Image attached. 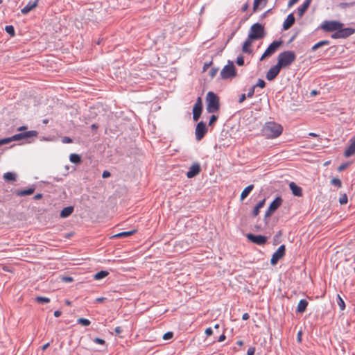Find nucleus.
I'll return each mask as SVG.
<instances>
[{"instance_id": "nucleus-20", "label": "nucleus", "mask_w": 355, "mask_h": 355, "mask_svg": "<svg viewBox=\"0 0 355 355\" xmlns=\"http://www.w3.org/2000/svg\"><path fill=\"white\" fill-rule=\"evenodd\" d=\"M202 103L200 97H198L196 103L193 107V113L202 114Z\"/></svg>"}, {"instance_id": "nucleus-21", "label": "nucleus", "mask_w": 355, "mask_h": 355, "mask_svg": "<svg viewBox=\"0 0 355 355\" xmlns=\"http://www.w3.org/2000/svg\"><path fill=\"white\" fill-rule=\"evenodd\" d=\"M37 6L36 2L34 1H29L26 6H24L21 12L22 14L26 15L31 10H33L34 8H35Z\"/></svg>"}, {"instance_id": "nucleus-57", "label": "nucleus", "mask_w": 355, "mask_h": 355, "mask_svg": "<svg viewBox=\"0 0 355 355\" xmlns=\"http://www.w3.org/2000/svg\"><path fill=\"white\" fill-rule=\"evenodd\" d=\"M299 0H289L288 1V7H291L293 5L296 3Z\"/></svg>"}, {"instance_id": "nucleus-40", "label": "nucleus", "mask_w": 355, "mask_h": 355, "mask_svg": "<svg viewBox=\"0 0 355 355\" xmlns=\"http://www.w3.org/2000/svg\"><path fill=\"white\" fill-rule=\"evenodd\" d=\"M218 71V68L213 67L210 69L209 74L210 77L213 78L217 74Z\"/></svg>"}, {"instance_id": "nucleus-9", "label": "nucleus", "mask_w": 355, "mask_h": 355, "mask_svg": "<svg viewBox=\"0 0 355 355\" xmlns=\"http://www.w3.org/2000/svg\"><path fill=\"white\" fill-rule=\"evenodd\" d=\"M283 200L281 196L276 197L274 200L270 204L268 209L266 210L264 217L265 218H268L272 215L277 209L282 205Z\"/></svg>"}, {"instance_id": "nucleus-48", "label": "nucleus", "mask_w": 355, "mask_h": 355, "mask_svg": "<svg viewBox=\"0 0 355 355\" xmlns=\"http://www.w3.org/2000/svg\"><path fill=\"white\" fill-rule=\"evenodd\" d=\"M173 334L172 332H167V333L164 334L163 339L164 340L170 339V338H171L173 337Z\"/></svg>"}, {"instance_id": "nucleus-24", "label": "nucleus", "mask_w": 355, "mask_h": 355, "mask_svg": "<svg viewBox=\"0 0 355 355\" xmlns=\"http://www.w3.org/2000/svg\"><path fill=\"white\" fill-rule=\"evenodd\" d=\"M265 202H266V199L264 198L262 200L259 201L256 205V206L254 207L253 211L252 212V215L253 216H257L259 214V210L264 206Z\"/></svg>"}, {"instance_id": "nucleus-6", "label": "nucleus", "mask_w": 355, "mask_h": 355, "mask_svg": "<svg viewBox=\"0 0 355 355\" xmlns=\"http://www.w3.org/2000/svg\"><path fill=\"white\" fill-rule=\"evenodd\" d=\"M355 33V29L353 28H343L341 26L337 30L336 32L331 34L332 39L347 38Z\"/></svg>"}, {"instance_id": "nucleus-10", "label": "nucleus", "mask_w": 355, "mask_h": 355, "mask_svg": "<svg viewBox=\"0 0 355 355\" xmlns=\"http://www.w3.org/2000/svg\"><path fill=\"white\" fill-rule=\"evenodd\" d=\"M286 253V247L284 245H280L278 249L273 253L270 259V263L275 266L282 259Z\"/></svg>"}, {"instance_id": "nucleus-11", "label": "nucleus", "mask_w": 355, "mask_h": 355, "mask_svg": "<svg viewBox=\"0 0 355 355\" xmlns=\"http://www.w3.org/2000/svg\"><path fill=\"white\" fill-rule=\"evenodd\" d=\"M207 132L206 124L203 121H200L196 127V139L197 141H200Z\"/></svg>"}, {"instance_id": "nucleus-50", "label": "nucleus", "mask_w": 355, "mask_h": 355, "mask_svg": "<svg viewBox=\"0 0 355 355\" xmlns=\"http://www.w3.org/2000/svg\"><path fill=\"white\" fill-rule=\"evenodd\" d=\"M62 141L64 144H69V143H71L73 141H72V139H71L69 137H64L62 139Z\"/></svg>"}, {"instance_id": "nucleus-17", "label": "nucleus", "mask_w": 355, "mask_h": 355, "mask_svg": "<svg viewBox=\"0 0 355 355\" xmlns=\"http://www.w3.org/2000/svg\"><path fill=\"white\" fill-rule=\"evenodd\" d=\"M289 187L292 191V193L295 196H297V197L302 196V189L300 187L297 186L295 182H291L289 184Z\"/></svg>"}, {"instance_id": "nucleus-22", "label": "nucleus", "mask_w": 355, "mask_h": 355, "mask_svg": "<svg viewBox=\"0 0 355 355\" xmlns=\"http://www.w3.org/2000/svg\"><path fill=\"white\" fill-rule=\"evenodd\" d=\"M253 189H254V184H250L247 187H245L241 192V194L240 196L241 200H243L245 198H246L248 196V195L250 193V192L253 190Z\"/></svg>"}, {"instance_id": "nucleus-33", "label": "nucleus", "mask_w": 355, "mask_h": 355, "mask_svg": "<svg viewBox=\"0 0 355 355\" xmlns=\"http://www.w3.org/2000/svg\"><path fill=\"white\" fill-rule=\"evenodd\" d=\"M5 31L8 34H9L10 36L13 37L15 36V28L12 25H8L5 27Z\"/></svg>"}, {"instance_id": "nucleus-37", "label": "nucleus", "mask_w": 355, "mask_h": 355, "mask_svg": "<svg viewBox=\"0 0 355 355\" xmlns=\"http://www.w3.org/2000/svg\"><path fill=\"white\" fill-rule=\"evenodd\" d=\"M8 139H10L11 141H19V140H21V139H24L23 134H22V132L18 133V134H15V135L12 136L11 137H8Z\"/></svg>"}, {"instance_id": "nucleus-49", "label": "nucleus", "mask_w": 355, "mask_h": 355, "mask_svg": "<svg viewBox=\"0 0 355 355\" xmlns=\"http://www.w3.org/2000/svg\"><path fill=\"white\" fill-rule=\"evenodd\" d=\"M94 342L99 345H104L105 343V341L103 339L99 338H95L94 339Z\"/></svg>"}, {"instance_id": "nucleus-46", "label": "nucleus", "mask_w": 355, "mask_h": 355, "mask_svg": "<svg viewBox=\"0 0 355 355\" xmlns=\"http://www.w3.org/2000/svg\"><path fill=\"white\" fill-rule=\"evenodd\" d=\"M11 142V139L8 138H3L0 139V146L2 145L8 144Z\"/></svg>"}, {"instance_id": "nucleus-42", "label": "nucleus", "mask_w": 355, "mask_h": 355, "mask_svg": "<svg viewBox=\"0 0 355 355\" xmlns=\"http://www.w3.org/2000/svg\"><path fill=\"white\" fill-rule=\"evenodd\" d=\"M236 62L239 66H243L244 64L243 56V55L238 56L236 58Z\"/></svg>"}, {"instance_id": "nucleus-36", "label": "nucleus", "mask_w": 355, "mask_h": 355, "mask_svg": "<svg viewBox=\"0 0 355 355\" xmlns=\"http://www.w3.org/2000/svg\"><path fill=\"white\" fill-rule=\"evenodd\" d=\"M331 184L334 186L340 188L342 187V182L340 179L338 178H333L331 181Z\"/></svg>"}, {"instance_id": "nucleus-28", "label": "nucleus", "mask_w": 355, "mask_h": 355, "mask_svg": "<svg viewBox=\"0 0 355 355\" xmlns=\"http://www.w3.org/2000/svg\"><path fill=\"white\" fill-rule=\"evenodd\" d=\"M135 232H136V230H132L128 231V232H120L119 234H116L112 236V238H123V237H127V236L132 235Z\"/></svg>"}, {"instance_id": "nucleus-62", "label": "nucleus", "mask_w": 355, "mask_h": 355, "mask_svg": "<svg viewBox=\"0 0 355 355\" xmlns=\"http://www.w3.org/2000/svg\"><path fill=\"white\" fill-rule=\"evenodd\" d=\"M248 7H249V5L248 4V3H245L243 6V7H242V11H243V12L246 11V10H248Z\"/></svg>"}, {"instance_id": "nucleus-3", "label": "nucleus", "mask_w": 355, "mask_h": 355, "mask_svg": "<svg viewBox=\"0 0 355 355\" xmlns=\"http://www.w3.org/2000/svg\"><path fill=\"white\" fill-rule=\"evenodd\" d=\"M295 59L296 55L294 51H285L279 54L277 64L282 68L287 67L291 65Z\"/></svg>"}, {"instance_id": "nucleus-34", "label": "nucleus", "mask_w": 355, "mask_h": 355, "mask_svg": "<svg viewBox=\"0 0 355 355\" xmlns=\"http://www.w3.org/2000/svg\"><path fill=\"white\" fill-rule=\"evenodd\" d=\"M35 301L39 303L45 304L49 303L50 302V299L46 297L38 296L35 298Z\"/></svg>"}, {"instance_id": "nucleus-45", "label": "nucleus", "mask_w": 355, "mask_h": 355, "mask_svg": "<svg viewBox=\"0 0 355 355\" xmlns=\"http://www.w3.org/2000/svg\"><path fill=\"white\" fill-rule=\"evenodd\" d=\"M339 202L340 205H345L347 202V196L346 194H344L342 197H340Z\"/></svg>"}, {"instance_id": "nucleus-4", "label": "nucleus", "mask_w": 355, "mask_h": 355, "mask_svg": "<svg viewBox=\"0 0 355 355\" xmlns=\"http://www.w3.org/2000/svg\"><path fill=\"white\" fill-rule=\"evenodd\" d=\"M220 76L223 80L232 79L236 76V68L232 61H227V64L222 69Z\"/></svg>"}, {"instance_id": "nucleus-25", "label": "nucleus", "mask_w": 355, "mask_h": 355, "mask_svg": "<svg viewBox=\"0 0 355 355\" xmlns=\"http://www.w3.org/2000/svg\"><path fill=\"white\" fill-rule=\"evenodd\" d=\"M73 211V207L69 206L67 207H64L60 214V216L61 218H66L70 216Z\"/></svg>"}, {"instance_id": "nucleus-64", "label": "nucleus", "mask_w": 355, "mask_h": 355, "mask_svg": "<svg viewBox=\"0 0 355 355\" xmlns=\"http://www.w3.org/2000/svg\"><path fill=\"white\" fill-rule=\"evenodd\" d=\"M211 62H209V63H205L204 66H203V71H205L211 64Z\"/></svg>"}, {"instance_id": "nucleus-1", "label": "nucleus", "mask_w": 355, "mask_h": 355, "mask_svg": "<svg viewBox=\"0 0 355 355\" xmlns=\"http://www.w3.org/2000/svg\"><path fill=\"white\" fill-rule=\"evenodd\" d=\"M283 131V127L275 122L268 121L265 123L261 130V133L266 139H275L278 137Z\"/></svg>"}, {"instance_id": "nucleus-53", "label": "nucleus", "mask_w": 355, "mask_h": 355, "mask_svg": "<svg viewBox=\"0 0 355 355\" xmlns=\"http://www.w3.org/2000/svg\"><path fill=\"white\" fill-rule=\"evenodd\" d=\"M110 175H111V173L108 171H104L102 174V178H107L110 177Z\"/></svg>"}, {"instance_id": "nucleus-19", "label": "nucleus", "mask_w": 355, "mask_h": 355, "mask_svg": "<svg viewBox=\"0 0 355 355\" xmlns=\"http://www.w3.org/2000/svg\"><path fill=\"white\" fill-rule=\"evenodd\" d=\"M311 1L312 0H305L302 5L297 8V15L300 17H301L304 14Z\"/></svg>"}, {"instance_id": "nucleus-16", "label": "nucleus", "mask_w": 355, "mask_h": 355, "mask_svg": "<svg viewBox=\"0 0 355 355\" xmlns=\"http://www.w3.org/2000/svg\"><path fill=\"white\" fill-rule=\"evenodd\" d=\"M295 19L293 13L289 14L283 24V30L289 29L295 23Z\"/></svg>"}, {"instance_id": "nucleus-39", "label": "nucleus", "mask_w": 355, "mask_h": 355, "mask_svg": "<svg viewBox=\"0 0 355 355\" xmlns=\"http://www.w3.org/2000/svg\"><path fill=\"white\" fill-rule=\"evenodd\" d=\"M256 88L257 87H259L260 88H263L266 86V83L263 79L259 78L257 81V83L254 85Z\"/></svg>"}, {"instance_id": "nucleus-51", "label": "nucleus", "mask_w": 355, "mask_h": 355, "mask_svg": "<svg viewBox=\"0 0 355 355\" xmlns=\"http://www.w3.org/2000/svg\"><path fill=\"white\" fill-rule=\"evenodd\" d=\"M348 165H349L348 163L342 164L341 165H340L338 166V171H342L345 170L348 166Z\"/></svg>"}, {"instance_id": "nucleus-14", "label": "nucleus", "mask_w": 355, "mask_h": 355, "mask_svg": "<svg viewBox=\"0 0 355 355\" xmlns=\"http://www.w3.org/2000/svg\"><path fill=\"white\" fill-rule=\"evenodd\" d=\"M201 171L200 165L199 163L193 164L189 168V171L187 173V176L188 178H192L200 173Z\"/></svg>"}, {"instance_id": "nucleus-15", "label": "nucleus", "mask_w": 355, "mask_h": 355, "mask_svg": "<svg viewBox=\"0 0 355 355\" xmlns=\"http://www.w3.org/2000/svg\"><path fill=\"white\" fill-rule=\"evenodd\" d=\"M355 154V137H352L349 140V146L344 152L345 157H349Z\"/></svg>"}, {"instance_id": "nucleus-8", "label": "nucleus", "mask_w": 355, "mask_h": 355, "mask_svg": "<svg viewBox=\"0 0 355 355\" xmlns=\"http://www.w3.org/2000/svg\"><path fill=\"white\" fill-rule=\"evenodd\" d=\"M283 42L282 40H275L273 41L266 49L264 53L262 54L261 57L260 58V60H263L265 58L271 56L273 55L277 50L279 49V47L282 44Z\"/></svg>"}, {"instance_id": "nucleus-23", "label": "nucleus", "mask_w": 355, "mask_h": 355, "mask_svg": "<svg viewBox=\"0 0 355 355\" xmlns=\"http://www.w3.org/2000/svg\"><path fill=\"white\" fill-rule=\"evenodd\" d=\"M308 306V302L306 300H300L297 306V312L298 313H304L306 307Z\"/></svg>"}, {"instance_id": "nucleus-29", "label": "nucleus", "mask_w": 355, "mask_h": 355, "mask_svg": "<svg viewBox=\"0 0 355 355\" xmlns=\"http://www.w3.org/2000/svg\"><path fill=\"white\" fill-rule=\"evenodd\" d=\"M69 160L71 162L78 164L81 162V157L78 154H71L69 157Z\"/></svg>"}, {"instance_id": "nucleus-60", "label": "nucleus", "mask_w": 355, "mask_h": 355, "mask_svg": "<svg viewBox=\"0 0 355 355\" xmlns=\"http://www.w3.org/2000/svg\"><path fill=\"white\" fill-rule=\"evenodd\" d=\"M249 318H250V315H249V314H248V313H244V314H243V315H242V319H243V320H248V319H249Z\"/></svg>"}, {"instance_id": "nucleus-58", "label": "nucleus", "mask_w": 355, "mask_h": 355, "mask_svg": "<svg viewBox=\"0 0 355 355\" xmlns=\"http://www.w3.org/2000/svg\"><path fill=\"white\" fill-rule=\"evenodd\" d=\"M114 331L116 334H119L122 332V328L121 327H116L114 329Z\"/></svg>"}, {"instance_id": "nucleus-2", "label": "nucleus", "mask_w": 355, "mask_h": 355, "mask_svg": "<svg viewBox=\"0 0 355 355\" xmlns=\"http://www.w3.org/2000/svg\"><path fill=\"white\" fill-rule=\"evenodd\" d=\"M207 107L208 113H214L219 110L220 103L218 96L213 92H209L206 96Z\"/></svg>"}, {"instance_id": "nucleus-13", "label": "nucleus", "mask_w": 355, "mask_h": 355, "mask_svg": "<svg viewBox=\"0 0 355 355\" xmlns=\"http://www.w3.org/2000/svg\"><path fill=\"white\" fill-rule=\"evenodd\" d=\"M282 67L277 64L272 67L266 73V78L268 80H273L279 73Z\"/></svg>"}, {"instance_id": "nucleus-47", "label": "nucleus", "mask_w": 355, "mask_h": 355, "mask_svg": "<svg viewBox=\"0 0 355 355\" xmlns=\"http://www.w3.org/2000/svg\"><path fill=\"white\" fill-rule=\"evenodd\" d=\"M261 0H254L253 12H256Z\"/></svg>"}, {"instance_id": "nucleus-12", "label": "nucleus", "mask_w": 355, "mask_h": 355, "mask_svg": "<svg viewBox=\"0 0 355 355\" xmlns=\"http://www.w3.org/2000/svg\"><path fill=\"white\" fill-rule=\"evenodd\" d=\"M247 239L252 243L259 245H263L267 242V238L262 235H254L253 234H247Z\"/></svg>"}, {"instance_id": "nucleus-61", "label": "nucleus", "mask_w": 355, "mask_h": 355, "mask_svg": "<svg viewBox=\"0 0 355 355\" xmlns=\"http://www.w3.org/2000/svg\"><path fill=\"white\" fill-rule=\"evenodd\" d=\"M225 338H226V336H225V334H222L219 336L218 341L223 342L225 340Z\"/></svg>"}, {"instance_id": "nucleus-32", "label": "nucleus", "mask_w": 355, "mask_h": 355, "mask_svg": "<svg viewBox=\"0 0 355 355\" xmlns=\"http://www.w3.org/2000/svg\"><path fill=\"white\" fill-rule=\"evenodd\" d=\"M329 44H330V42L329 40H322V41H320L319 42L316 43L315 44H314L312 46L311 50L312 51H315L318 48H320V47H321L322 46H324V45H329Z\"/></svg>"}, {"instance_id": "nucleus-30", "label": "nucleus", "mask_w": 355, "mask_h": 355, "mask_svg": "<svg viewBox=\"0 0 355 355\" xmlns=\"http://www.w3.org/2000/svg\"><path fill=\"white\" fill-rule=\"evenodd\" d=\"M109 275V272L105 270H101L94 275V279L99 280L106 277Z\"/></svg>"}, {"instance_id": "nucleus-52", "label": "nucleus", "mask_w": 355, "mask_h": 355, "mask_svg": "<svg viewBox=\"0 0 355 355\" xmlns=\"http://www.w3.org/2000/svg\"><path fill=\"white\" fill-rule=\"evenodd\" d=\"M205 334L207 336H211L212 334H213V330L211 327H208L205 329Z\"/></svg>"}, {"instance_id": "nucleus-55", "label": "nucleus", "mask_w": 355, "mask_h": 355, "mask_svg": "<svg viewBox=\"0 0 355 355\" xmlns=\"http://www.w3.org/2000/svg\"><path fill=\"white\" fill-rule=\"evenodd\" d=\"M246 97H247V95H245V94H241L239 97V103H243L245 100Z\"/></svg>"}, {"instance_id": "nucleus-41", "label": "nucleus", "mask_w": 355, "mask_h": 355, "mask_svg": "<svg viewBox=\"0 0 355 355\" xmlns=\"http://www.w3.org/2000/svg\"><path fill=\"white\" fill-rule=\"evenodd\" d=\"M355 6V2H350V3H340V7L341 8H346L347 7H352V6Z\"/></svg>"}, {"instance_id": "nucleus-43", "label": "nucleus", "mask_w": 355, "mask_h": 355, "mask_svg": "<svg viewBox=\"0 0 355 355\" xmlns=\"http://www.w3.org/2000/svg\"><path fill=\"white\" fill-rule=\"evenodd\" d=\"M218 119V116L216 115H211L209 121V125H212Z\"/></svg>"}, {"instance_id": "nucleus-63", "label": "nucleus", "mask_w": 355, "mask_h": 355, "mask_svg": "<svg viewBox=\"0 0 355 355\" xmlns=\"http://www.w3.org/2000/svg\"><path fill=\"white\" fill-rule=\"evenodd\" d=\"M61 314H62V313L60 311H54V313H53L54 316L56 318L60 317L61 315Z\"/></svg>"}, {"instance_id": "nucleus-7", "label": "nucleus", "mask_w": 355, "mask_h": 355, "mask_svg": "<svg viewBox=\"0 0 355 355\" xmlns=\"http://www.w3.org/2000/svg\"><path fill=\"white\" fill-rule=\"evenodd\" d=\"M343 26V24L338 21H324L320 28L325 32H336L338 28Z\"/></svg>"}, {"instance_id": "nucleus-56", "label": "nucleus", "mask_w": 355, "mask_h": 355, "mask_svg": "<svg viewBox=\"0 0 355 355\" xmlns=\"http://www.w3.org/2000/svg\"><path fill=\"white\" fill-rule=\"evenodd\" d=\"M200 115H201L200 114L193 113V121H198V119L200 117Z\"/></svg>"}, {"instance_id": "nucleus-35", "label": "nucleus", "mask_w": 355, "mask_h": 355, "mask_svg": "<svg viewBox=\"0 0 355 355\" xmlns=\"http://www.w3.org/2000/svg\"><path fill=\"white\" fill-rule=\"evenodd\" d=\"M337 299H338V305L339 306L340 310H344L345 309V302L344 300L342 299V297H340V295H337Z\"/></svg>"}, {"instance_id": "nucleus-59", "label": "nucleus", "mask_w": 355, "mask_h": 355, "mask_svg": "<svg viewBox=\"0 0 355 355\" xmlns=\"http://www.w3.org/2000/svg\"><path fill=\"white\" fill-rule=\"evenodd\" d=\"M42 198V193H37L36 195L34 196L33 199L34 200H40Z\"/></svg>"}, {"instance_id": "nucleus-38", "label": "nucleus", "mask_w": 355, "mask_h": 355, "mask_svg": "<svg viewBox=\"0 0 355 355\" xmlns=\"http://www.w3.org/2000/svg\"><path fill=\"white\" fill-rule=\"evenodd\" d=\"M78 323L83 326H89L90 324V321L86 318H79L78 320Z\"/></svg>"}, {"instance_id": "nucleus-27", "label": "nucleus", "mask_w": 355, "mask_h": 355, "mask_svg": "<svg viewBox=\"0 0 355 355\" xmlns=\"http://www.w3.org/2000/svg\"><path fill=\"white\" fill-rule=\"evenodd\" d=\"M3 179L8 182L15 181L17 179V174L14 172H7L4 173Z\"/></svg>"}, {"instance_id": "nucleus-18", "label": "nucleus", "mask_w": 355, "mask_h": 355, "mask_svg": "<svg viewBox=\"0 0 355 355\" xmlns=\"http://www.w3.org/2000/svg\"><path fill=\"white\" fill-rule=\"evenodd\" d=\"M254 40L250 39L249 36L244 42L242 46V51L245 53L250 54L252 52V49L250 48L252 41Z\"/></svg>"}, {"instance_id": "nucleus-5", "label": "nucleus", "mask_w": 355, "mask_h": 355, "mask_svg": "<svg viewBox=\"0 0 355 355\" xmlns=\"http://www.w3.org/2000/svg\"><path fill=\"white\" fill-rule=\"evenodd\" d=\"M265 35L263 26L260 23H255L251 26L248 36L250 39L258 40L263 38Z\"/></svg>"}, {"instance_id": "nucleus-44", "label": "nucleus", "mask_w": 355, "mask_h": 355, "mask_svg": "<svg viewBox=\"0 0 355 355\" xmlns=\"http://www.w3.org/2000/svg\"><path fill=\"white\" fill-rule=\"evenodd\" d=\"M254 92H255V87L253 85L251 88H250L248 94H247V97L248 98H251L253 96L254 94Z\"/></svg>"}, {"instance_id": "nucleus-26", "label": "nucleus", "mask_w": 355, "mask_h": 355, "mask_svg": "<svg viewBox=\"0 0 355 355\" xmlns=\"http://www.w3.org/2000/svg\"><path fill=\"white\" fill-rule=\"evenodd\" d=\"M35 188H28L27 189H23L20 191H16V195L18 196H29L34 193Z\"/></svg>"}, {"instance_id": "nucleus-54", "label": "nucleus", "mask_w": 355, "mask_h": 355, "mask_svg": "<svg viewBox=\"0 0 355 355\" xmlns=\"http://www.w3.org/2000/svg\"><path fill=\"white\" fill-rule=\"evenodd\" d=\"M255 352V349L254 347H250L248 349L247 354L248 355H254Z\"/></svg>"}, {"instance_id": "nucleus-31", "label": "nucleus", "mask_w": 355, "mask_h": 355, "mask_svg": "<svg viewBox=\"0 0 355 355\" xmlns=\"http://www.w3.org/2000/svg\"><path fill=\"white\" fill-rule=\"evenodd\" d=\"M22 134H23L24 139H27V138H31V137H36L38 135L37 132L35 130L26 131V132H22Z\"/></svg>"}]
</instances>
